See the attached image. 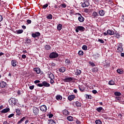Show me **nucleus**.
Instances as JSON below:
<instances>
[{"instance_id": "obj_7", "label": "nucleus", "mask_w": 124, "mask_h": 124, "mask_svg": "<svg viewBox=\"0 0 124 124\" xmlns=\"http://www.w3.org/2000/svg\"><path fill=\"white\" fill-rule=\"evenodd\" d=\"M85 27L83 26H78L75 31L76 32H79V31H85Z\"/></svg>"}, {"instance_id": "obj_30", "label": "nucleus", "mask_w": 124, "mask_h": 124, "mask_svg": "<svg viewBox=\"0 0 124 124\" xmlns=\"http://www.w3.org/2000/svg\"><path fill=\"white\" fill-rule=\"evenodd\" d=\"M117 73H119V74L122 75L124 74V71L123 70H121L120 69H118L117 70Z\"/></svg>"}, {"instance_id": "obj_5", "label": "nucleus", "mask_w": 124, "mask_h": 124, "mask_svg": "<svg viewBox=\"0 0 124 124\" xmlns=\"http://www.w3.org/2000/svg\"><path fill=\"white\" fill-rule=\"evenodd\" d=\"M73 80H74V78L68 77L63 79V81L65 82L71 83Z\"/></svg>"}, {"instance_id": "obj_49", "label": "nucleus", "mask_w": 124, "mask_h": 124, "mask_svg": "<svg viewBox=\"0 0 124 124\" xmlns=\"http://www.w3.org/2000/svg\"><path fill=\"white\" fill-rule=\"evenodd\" d=\"M48 4H46L44 5L43 6V8L44 9H46V8L47 7H48Z\"/></svg>"}, {"instance_id": "obj_64", "label": "nucleus", "mask_w": 124, "mask_h": 124, "mask_svg": "<svg viewBox=\"0 0 124 124\" xmlns=\"http://www.w3.org/2000/svg\"><path fill=\"white\" fill-rule=\"evenodd\" d=\"M3 124H9V123H8L7 121H4Z\"/></svg>"}, {"instance_id": "obj_51", "label": "nucleus", "mask_w": 124, "mask_h": 124, "mask_svg": "<svg viewBox=\"0 0 124 124\" xmlns=\"http://www.w3.org/2000/svg\"><path fill=\"white\" fill-rule=\"evenodd\" d=\"M98 42H100V43L103 44L104 43V41L102 39H99L98 40Z\"/></svg>"}, {"instance_id": "obj_3", "label": "nucleus", "mask_w": 124, "mask_h": 124, "mask_svg": "<svg viewBox=\"0 0 124 124\" xmlns=\"http://www.w3.org/2000/svg\"><path fill=\"white\" fill-rule=\"evenodd\" d=\"M89 6H90L89 0H83V2H81V6L82 7H88Z\"/></svg>"}, {"instance_id": "obj_17", "label": "nucleus", "mask_w": 124, "mask_h": 124, "mask_svg": "<svg viewBox=\"0 0 124 124\" xmlns=\"http://www.w3.org/2000/svg\"><path fill=\"white\" fill-rule=\"evenodd\" d=\"M10 111V108H6L2 109L1 111V113L2 114L5 113H7V112H9Z\"/></svg>"}, {"instance_id": "obj_45", "label": "nucleus", "mask_w": 124, "mask_h": 124, "mask_svg": "<svg viewBox=\"0 0 124 124\" xmlns=\"http://www.w3.org/2000/svg\"><path fill=\"white\" fill-rule=\"evenodd\" d=\"M82 48L84 51L88 50V46H87L86 45H83Z\"/></svg>"}, {"instance_id": "obj_42", "label": "nucleus", "mask_w": 124, "mask_h": 124, "mask_svg": "<svg viewBox=\"0 0 124 124\" xmlns=\"http://www.w3.org/2000/svg\"><path fill=\"white\" fill-rule=\"evenodd\" d=\"M96 124H102V122L100 120H97L95 122Z\"/></svg>"}, {"instance_id": "obj_41", "label": "nucleus", "mask_w": 124, "mask_h": 124, "mask_svg": "<svg viewBox=\"0 0 124 124\" xmlns=\"http://www.w3.org/2000/svg\"><path fill=\"white\" fill-rule=\"evenodd\" d=\"M45 48L46 50H50V49H51V46H50L48 45H46Z\"/></svg>"}, {"instance_id": "obj_31", "label": "nucleus", "mask_w": 124, "mask_h": 124, "mask_svg": "<svg viewBox=\"0 0 124 124\" xmlns=\"http://www.w3.org/2000/svg\"><path fill=\"white\" fill-rule=\"evenodd\" d=\"M16 31L17 34H20L23 33V32H24V31L23 30H16Z\"/></svg>"}, {"instance_id": "obj_36", "label": "nucleus", "mask_w": 124, "mask_h": 124, "mask_svg": "<svg viewBox=\"0 0 124 124\" xmlns=\"http://www.w3.org/2000/svg\"><path fill=\"white\" fill-rule=\"evenodd\" d=\"M47 19H49V20H52L53 19V16L49 14L47 16Z\"/></svg>"}, {"instance_id": "obj_39", "label": "nucleus", "mask_w": 124, "mask_h": 124, "mask_svg": "<svg viewBox=\"0 0 124 124\" xmlns=\"http://www.w3.org/2000/svg\"><path fill=\"white\" fill-rule=\"evenodd\" d=\"M114 34L116 38H120V37H121V35L120 34H119V33H114Z\"/></svg>"}, {"instance_id": "obj_53", "label": "nucleus", "mask_w": 124, "mask_h": 124, "mask_svg": "<svg viewBox=\"0 0 124 124\" xmlns=\"http://www.w3.org/2000/svg\"><path fill=\"white\" fill-rule=\"evenodd\" d=\"M92 93L94 94H95L97 93V91L96 90H93L92 91Z\"/></svg>"}, {"instance_id": "obj_50", "label": "nucleus", "mask_w": 124, "mask_h": 124, "mask_svg": "<svg viewBox=\"0 0 124 124\" xmlns=\"http://www.w3.org/2000/svg\"><path fill=\"white\" fill-rule=\"evenodd\" d=\"M37 87H43V82L42 83H38L37 84Z\"/></svg>"}, {"instance_id": "obj_8", "label": "nucleus", "mask_w": 124, "mask_h": 124, "mask_svg": "<svg viewBox=\"0 0 124 124\" xmlns=\"http://www.w3.org/2000/svg\"><path fill=\"white\" fill-rule=\"evenodd\" d=\"M77 14L78 16V20L79 22H80V23H83L84 21H85V18H84L80 13H77Z\"/></svg>"}, {"instance_id": "obj_16", "label": "nucleus", "mask_w": 124, "mask_h": 124, "mask_svg": "<svg viewBox=\"0 0 124 124\" xmlns=\"http://www.w3.org/2000/svg\"><path fill=\"white\" fill-rule=\"evenodd\" d=\"M33 70L36 72L37 74H40V72H41V70L38 67L34 68Z\"/></svg>"}, {"instance_id": "obj_10", "label": "nucleus", "mask_w": 124, "mask_h": 124, "mask_svg": "<svg viewBox=\"0 0 124 124\" xmlns=\"http://www.w3.org/2000/svg\"><path fill=\"white\" fill-rule=\"evenodd\" d=\"M31 36L32 37H33V38H35V37L40 36V33L39 32H36L35 33H33L31 34Z\"/></svg>"}, {"instance_id": "obj_47", "label": "nucleus", "mask_w": 124, "mask_h": 124, "mask_svg": "<svg viewBox=\"0 0 124 124\" xmlns=\"http://www.w3.org/2000/svg\"><path fill=\"white\" fill-rule=\"evenodd\" d=\"M16 113H17V114L18 115V116H20V114H21V113H20V109H16Z\"/></svg>"}, {"instance_id": "obj_6", "label": "nucleus", "mask_w": 124, "mask_h": 124, "mask_svg": "<svg viewBox=\"0 0 124 124\" xmlns=\"http://www.w3.org/2000/svg\"><path fill=\"white\" fill-rule=\"evenodd\" d=\"M59 57V54L57 52H52L49 55L50 59H55L56 58H58Z\"/></svg>"}, {"instance_id": "obj_55", "label": "nucleus", "mask_w": 124, "mask_h": 124, "mask_svg": "<svg viewBox=\"0 0 124 124\" xmlns=\"http://www.w3.org/2000/svg\"><path fill=\"white\" fill-rule=\"evenodd\" d=\"M89 63L92 65V66H95V64L93 62H90Z\"/></svg>"}, {"instance_id": "obj_40", "label": "nucleus", "mask_w": 124, "mask_h": 124, "mask_svg": "<svg viewBox=\"0 0 124 124\" xmlns=\"http://www.w3.org/2000/svg\"><path fill=\"white\" fill-rule=\"evenodd\" d=\"M25 119H26V117H23L22 118H21L19 121L18 122V124H22V122H24Z\"/></svg>"}, {"instance_id": "obj_28", "label": "nucleus", "mask_w": 124, "mask_h": 124, "mask_svg": "<svg viewBox=\"0 0 124 124\" xmlns=\"http://www.w3.org/2000/svg\"><path fill=\"white\" fill-rule=\"evenodd\" d=\"M67 120L69 122H73L74 118H73V117L71 116H69L67 117Z\"/></svg>"}, {"instance_id": "obj_18", "label": "nucleus", "mask_w": 124, "mask_h": 124, "mask_svg": "<svg viewBox=\"0 0 124 124\" xmlns=\"http://www.w3.org/2000/svg\"><path fill=\"white\" fill-rule=\"evenodd\" d=\"M43 86L44 87H46V88L48 87H50V84L46 81H44L43 82Z\"/></svg>"}, {"instance_id": "obj_26", "label": "nucleus", "mask_w": 124, "mask_h": 124, "mask_svg": "<svg viewBox=\"0 0 124 124\" xmlns=\"http://www.w3.org/2000/svg\"><path fill=\"white\" fill-rule=\"evenodd\" d=\"M56 99L57 100H62V96L61 95H57Z\"/></svg>"}, {"instance_id": "obj_4", "label": "nucleus", "mask_w": 124, "mask_h": 124, "mask_svg": "<svg viewBox=\"0 0 124 124\" xmlns=\"http://www.w3.org/2000/svg\"><path fill=\"white\" fill-rule=\"evenodd\" d=\"M33 116L37 117L39 114V109L36 107H33Z\"/></svg>"}, {"instance_id": "obj_61", "label": "nucleus", "mask_w": 124, "mask_h": 124, "mask_svg": "<svg viewBox=\"0 0 124 124\" xmlns=\"http://www.w3.org/2000/svg\"><path fill=\"white\" fill-rule=\"evenodd\" d=\"M22 59H24V60H25V59H26V58H27V56H26V55H25V54H23L22 55Z\"/></svg>"}, {"instance_id": "obj_37", "label": "nucleus", "mask_w": 124, "mask_h": 124, "mask_svg": "<svg viewBox=\"0 0 124 124\" xmlns=\"http://www.w3.org/2000/svg\"><path fill=\"white\" fill-rule=\"evenodd\" d=\"M65 63L67 65H69V64H71V63H70V60L69 59H66L65 60Z\"/></svg>"}, {"instance_id": "obj_46", "label": "nucleus", "mask_w": 124, "mask_h": 124, "mask_svg": "<svg viewBox=\"0 0 124 124\" xmlns=\"http://www.w3.org/2000/svg\"><path fill=\"white\" fill-rule=\"evenodd\" d=\"M85 96H86V98H87L88 99L92 98V96L88 94H85Z\"/></svg>"}, {"instance_id": "obj_25", "label": "nucleus", "mask_w": 124, "mask_h": 124, "mask_svg": "<svg viewBox=\"0 0 124 124\" xmlns=\"http://www.w3.org/2000/svg\"><path fill=\"white\" fill-rule=\"evenodd\" d=\"M63 114L65 115V116H69V115H70L69 111L65 109L63 111Z\"/></svg>"}, {"instance_id": "obj_33", "label": "nucleus", "mask_w": 124, "mask_h": 124, "mask_svg": "<svg viewBox=\"0 0 124 124\" xmlns=\"http://www.w3.org/2000/svg\"><path fill=\"white\" fill-rule=\"evenodd\" d=\"M62 29V25L59 24L57 26V30L58 31H61Z\"/></svg>"}, {"instance_id": "obj_60", "label": "nucleus", "mask_w": 124, "mask_h": 124, "mask_svg": "<svg viewBox=\"0 0 124 124\" xmlns=\"http://www.w3.org/2000/svg\"><path fill=\"white\" fill-rule=\"evenodd\" d=\"M50 84H54L55 81H54V79H50Z\"/></svg>"}, {"instance_id": "obj_24", "label": "nucleus", "mask_w": 124, "mask_h": 124, "mask_svg": "<svg viewBox=\"0 0 124 124\" xmlns=\"http://www.w3.org/2000/svg\"><path fill=\"white\" fill-rule=\"evenodd\" d=\"M75 105L77 107H81L82 106V104L81 103H80L79 101H76L75 103Z\"/></svg>"}, {"instance_id": "obj_23", "label": "nucleus", "mask_w": 124, "mask_h": 124, "mask_svg": "<svg viewBox=\"0 0 124 124\" xmlns=\"http://www.w3.org/2000/svg\"><path fill=\"white\" fill-rule=\"evenodd\" d=\"M107 32L108 35H113V34H114V32L113 31V30H108L107 31Z\"/></svg>"}, {"instance_id": "obj_44", "label": "nucleus", "mask_w": 124, "mask_h": 124, "mask_svg": "<svg viewBox=\"0 0 124 124\" xmlns=\"http://www.w3.org/2000/svg\"><path fill=\"white\" fill-rule=\"evenodd\" d=\"M79 56H83L84 55V52L82 50H79L78 52Z\"/></svg>"}, {"instance_id": "obj_34", "label": "nucleus", "mask_w": 124, "mask_h": 124, "mask_svg": "<svg viewBox=\"0 0 124 124\" xmlns=\"http://www.w3.org/2000/svg\"><path fill=\"white\" fill-rule=\"evenodd\" d=\"M108 85H110V86H112L113 85H115V81H114L113 80H109L108 81Z\"/></svg>"}, {"instance_id": "obj_54", "label": "nucleus", "mask_w": 124, "mask_h": 124, "mask_svg": "<svg viewBox=\"0 0 124 124\" xmlns=\"http://www.w3.org/2000/svg\"><path fill=\"white\" fill-rule=\"evenodd\" d=\"M29 89L30 90H33L34 89V85L30 86Z\"/></svg>"}, {"instance_id": "obj_11", "label": "nucleus", "mask_w": 124, "mask_h": 124, "mask_svg": "<svg viewBox=\"0 0 124 124\" xmlns=\"http://www.w3.org/2000/svg\"><path fill=\"white\" fill-rule=\"evenodd\" d=\"M98 16H99V15H98V12H93L92 14L93 18H96V19H97V18H98Z\"/></svg>"}, {"instance_id": "obj_15", "label": "nucleus", "mask_w": 124, "mask_h": 124, "mask_svg": "<svg viewBox=\"0 0 124 124\" xmlns=\"http://www.w3.org/2000/svg\"><path fill=\"white\" fill-rule=\"evenodd\" d=\"M18 63V62L16 60H12L11 61V64L13 67H15L16 65H17V64Z\"/></svg>"}, {"instance_id": "obj_14", "label": "nucleus", "mask_w": 124, "mask_h": 124, "mask_svg": "<svg viewBox=\"0 0 124 124\" xmlns=\"http://www.w3.org/2000/svg\"><path fill=\"white\" fill-rule=\"evenodd\" d=\"M98 14L99 16H103L105 15V11L103 10H101L98 11Z\"/></svg>"}, {"instance_id": "obj_43", "label": "nucleus", "mask_w": 124, "mask_h": 124, "mask_svg": "<svg viewBox=\"0 0 124 124\" xmlns=\"http://www.w3.org/2000/svg\"><path fill=\"white\" fill-rule=\"evenodd\" d=\"M110 67V63H106V64L104 65L105 68H107V67Z\"/></svg>"}, {"instance_id": "obj_1", "label": "nucleus", "mask_w": 124, "mask_h": 124, "mask_svg": "<svg viewBox=\"0 0 124 124\" xmlns=\"http://www.w3.org/2000/svg\"><path fill=\"white\" fill-rule=\"evenodd\" d=\"M117 53H122L124 51V48H123V44L119 43L117 44Z\"/></svg>"}, {"instance_id": "obj_19", "label": "nucleus", "mask_w": 124, "mask_h": 124, "mask_svg": "<svg viewBox=\"0 0 124 124\" xmlns=\"http://www.w3.org/2000/svg\"><path fill=\"white\" fill-rule=\"evenodd\" d=\"M6 82L4 81H1L0 82V87H1V88H5V87H6Z\"/></svg>"}, {"instance_id": "obj_35", "label": "nucleus", "mask_w": 124, "mask_h": 124, "mask_svg": "<svg viewBox=\"0 0 124 124\" xmlns=\"http://www.w3.org/2000/svg\"><path fill=\"white\" fill-rule=\"evenodd\" d=\"M103 109V108L102 107H99L96 109V111L98 112L99 113H100L101 112V110Z\"/></svg>"}, {"instance_id": "obj_32", "label": "nucleus", "mask_w": 124, "mask_h": 124, "mask_svg": "<svg viewBox=\"0 0 124 124\" xmlns=\"http://www.w3.org/2000/svg\"><path fill=\"white\" fill-rule=\"evenodd\" d=\"M92 72H97L98 71V68L97 67H95L92 69Z\"/></svg>"}, {"instance_id": "obj_27", "label": "nucleus", "mask_w": 124, "mask_h": 124, "mask_svg": "<svg viewBox=\"0 0 124 124\" xmlns=\"http://www.w3.org/2000/svg\"><path fill=\"white\" fill-rule=\"evenodd\" d=\"M60 72H62V73H63V72H65V67H62L59 69Z\"/></svg>"}, {"instance_id": "obj_20", "label": "nucleus", "mask_w": 124, "mask_h": 124, "mask_svg": "<svg viewBox=\"0 0 124 124\" xmlns=\"http://www.w3.org/2000/svg\"><path fill=\"white\" fill-rule=\"evenodd\" d=\"M75 98V95H71L68 96V99L69 101H72Z\"/></svg>"}, {"instance_id": "obj_48", "label": "nucleus", "mask_w": 124, "mask_h": 124, "mask_svg": "<svg viewBox=\"0 0 124 124\" xmlns=\"http://www.w3.org/2000/svg\"><path fill=\"white\" fill-rule=\"evenodd\" d=\"M61 6L62 8H65L66 7V4H65V3H62Z\"/></svg>"}, {"instance_id": "obj_59", "label": "nucleus", "mask_w": 124, "mask_h": 124, "mask_svg": "<svg viewBox=\"0 0 124 124\" xmlns=\"http://www.w3.org/2000/svg\"><path fill=\"white\" fill-rule=\"evenodd\" d=\"M3 20V17H2V16L0 15V22H2Z\"/></svg>"}, {"instance_id": "obj_38", "label": "nucleus", "mask_w": 124, "mask_h": 124, "mask_svg": "<svg viewBox=\"0 0 124 124\" xmlns=\"http://www.w3.org/2000/svg\"><path fill=\"white\" fill-rule=\"evenodd\" d=\"M114 94L116 95V96H120L122 95V93L120 92H115L114 93Z\"/></svg>"}, {"instance_id": "obj_22", "label": "nucleus", "mask_w": 124, "mask_h": 124, "mask_svg": "<svg viewBox=\"0 0 124 124\" xmlns=\"http://www.w3.org/2000/svg\"><path fill=\"white\" fill-rule=\"evenodd\" d=\"M48 124H57V121L54 120L50 119L48 120Z\"/></svg>"}, {"instance_id": "obj_29", "label": "nucleus", "mask_w": 124, "mask_h": 124, "mask_svg": "<svg viewBox=\"0 0 124 124\" xmlns=\"http://www.w3.org/2000/svg\"><path fill=\"white\" fill-rule=\"evenodd\" d=\"M81 70L79 69H77L75 73H76V75H77V76L80 75V74H81Z\"/></svg>"}, {"instance_id": "obj_62", "label": "nucleus", "mask_w": 124, "mask_h": 124, "mask_svg": "<svg viewBox=\"0 0 124 124\" xmlns=\"http://www.w3.org/2000/svg\"><path fill=\"white\" fill-rule=\"evenodd\" d=\"M53 116H54L53 114H50L49 115L48 117L49 119H51V118H52Z\"/></svg>"}, {"instance_id": "obj_13", "label": "nucleus", "mask_w": 124, "mask_h": 124, "mask_svg": "<svg viewBox=\"0 0 124 124\" xmlns=\"http://www.w3.org/2000/svg\"><path fill=\"white\" fill-rule=\"evenodd\" d=\"M47 75L49 79H55V76L53 73L48 72Z\"/></svg>"}, {"instance_id": "obj_2", "label": "nucleus", "mask_w": 124, "mask_h": 124, "mask_svg": "<svg viewBox=\"0 0 124 124\" xmlns=\"http://www.w3.org/2000/svg\"><path fill=\"white\" fill-rule=\"evenodd\" d=\"M17 101H18V100H17L16 98H11L9 100V103L10 104H11V105H16Z\"/></svg>"}, {"instance_id": "obj_52", "label": "nucleus", "mask_w": 124, "mask_h": 124, "mask_svg": "<svg viewBox=\"0 0 124 124\" xmlns=\"http://www.w3.org/2000/svg\"><path fill=\"white\" fill-rule=\"evenodd\" d=\"M14 116V113H12L8 116V118H9V119H10L11 118H12V117H13Z\"/></svg>"}, {"instance_id": "obj_9", "label": "nucleus", "mask_w": 124, "mask_h": 124, "mask_svg": "<svg viewBox=\"0 0 124 124\" xmlns=\"http://www.w3.org/2000/svg\"><path fill=\"white\" fill-rule=\"evenodd\" d=\"M40 109L42 112H46L47 111V107L45 105H43L40 107Z\"/></svg>"}, {"instance_id": "obj_56", "label": "nucleus", "mask_w": 124, "mask_h": 124, "mask_svg": "<svg viewBox=\"0 0 124 124\" xmlns=\"http://www.w3.org/2000/svg\"><path fill=\"white\" fill-rule=\"evenodd\" d=\"M34 84H38V83H40V80H36L34 81Z\"/></svg>"}, {"instance_id": "obj_63", "label": "nucleus", "mask_w": 124, "mask_h": 124, "mask_svg": "<svg viewBox=\"0 0 124 124\" xmlns=\"http://www.w3.org/2000/svg\"><path fill=\"white\" fill-rule=\"evenodd\" d=\"M121 57H123V58H124V52L121 53Z\"/></svg>"}, {"instance_id": "obj_21", "label": "nucleus", "mask_w": 124, "mask_h": 124, "mask_svg": "<svg viewBox=\"0 0 124 124\" xmlns=\"http://www.w3.org/2000/svg\"><path fill=\"white\" fill-rule=\"evenodd\" d=\"M78 89L79 90V91H80V92H81V93H83L84 92V91H85V89H86V88L85 87H84V86L83 85H79L78 86Z\"/></svg>"}, {"instance_id": "obj_12", "label": "nucleus", "mask_w": 124, "mask_h": 124, "mask_svg": "<svg viewBox=\"0 0 124 124\" xmlns=\"http://www.w3.org/2000/svg\"><path fill=\"white\" fill-rule=\"evenodd\" d=\"M31 42V39L30 38H27L25 40V42H24V43L25 45H30Z\"/></svg>"}, {"instance_id": "obj_57", "label": "nucleus", "mask_w": 124, "mask_h": 124, "mask_svg": "<svg viewBox=\"0 0 124 124\" xmlns=\"http://www.w3.org/2000/svg\"><path fill=\"white\" fill-rule=\"evenodd\" d=\"M27 23L28 24H31V20L30 19H28V20H27Z\"/></svg>"}, {"instance_id": "obj_58", "label": "nucleus", "mask_w": 124, "mask_h": 124, "mask_svg": "<svg viewBox=\"0 0 124 124\" xmlns=\"http://www.w3.org/2000/svg\"><path fill=\"white\" fill-rule=\"evenodd\" d=\"M94 1L95 2V4H98V3H99V0H94Z\"/></svg>"}]
</instances>
